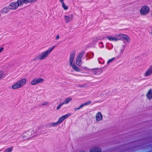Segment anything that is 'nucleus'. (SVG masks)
Here are the masks:
<instances>
[{
	"label": "nucleus",
	"instance_id": "nucleus-1",
	"mask_svg": "<svg viewBox=\"0 0 152 152\" xmlns=\"http://www.w3.org/2000/svg\"><path fill=\"white\" fill-rule=\"evenodd\" d=\"M55 47V46H53L51 48H50L45 51L42 52L36 56L33 59V61H40L45 60L48 57L49 55Z\"/></svg>",
	"mask_w": 152,
	"mask_h": 152
},
{
	"label": "nucleus",
	"instance_id": "nucleus-2",
	"mask_svg": "<svg viewBox=\"0 0 152 152\" xmlns=\"http://www.w3.org/2000/svg\"><path fill=\"white\" fill-rule=\"evenodd\" d=\"M25 6L23 0H18L16 2H13L10 4L8 6L9 9L11 10H15L18 7Z\"/></svg>",
	"mask_w": 152,
	"mask_h": 152
},
{
	"label": "nucleus",
	"instance_id": "nucleus-3",
	"mask_svg": "<svg viewBox=\"0 0 152 152\" xmlns=\"http://www.w3.org/2000/svg\"><path fill=\"white\" fill-rule=\"evenodd\" d=\"M26 83V79L24 78L21 79L15 83L12 86V89H17L20 88L25 85Z\"/></svg>",
	"mask_w": 152,
	"mask_h": 152
},
{
	"label": "nucleus",
	"instance_id": "nucleus-4",
	"mask_svg": "<svg viewBox=\"0 0 152 152\" xmlns=\"http://www.w3.org/2000/svg\"><path fill=\"white\" fill-rule=\"evenodd\" d=\"M75 55V52H72L69 58V65L71 66L73 69L76 72H79L80 71V69L77 67L75 64H73V62Z\"/></svg>",
	"mask_w": 152,
	"mask_h": 152
},
{
	"label": "nucleus",
	"instance_id": "nucleus-5",
	"mask_svg": "<svg viewBox=\"0 0 152 152\" xmlns=\"http://www.w3.org/2000/svg\"><path fill=\"white\" fill-rule=\"evenodd\" d=\"M150 9L149 7L146 5H145L142 7L140 10V14L142 15H145L147 14L149 12Z\"/></svg>",
	"mask_w": 152,
	"mask_h": 152
},
{
	"label": "nucleus",
	"instance_id": "nucleus-6",
	"mask_svg": "<svg viewBox=\"0 0 152 152\" xmlns=\"http://www.w3.org/2000/svg\"><path fill=\"white\" fill-rule=\"evenodd\" d=\"M64 20L66 23H69L73 20L74 18V15L71 14L69 15H66L64 16Z\"/></svg>",
	"mask_w": 152,
	"mask_h": 152
},
{
	"label": "nucleus",
	"instance_id": "nucleus-7",
	"mask_svg": "<svg viewBox=\"0 0 152 152\" xmlns=\"http://www.w3.org/2000/svg\"><path fill=\"white\" fill-rule=\"evenodd\" d=\"M152 74V65H150L143 74L145 77L150 76Z\"/></svg>",
	"mask_w": 152,
	"mask_h": 152
},
{
	"label": "nucleus",
	"instance_id": "nucleus-8",
	"mask_svg": "<svg viewBox=\"0 0 152 152\" xmlns=\"http://www.w3.org/2000/svg\"><path fill=\"white\" fill-rule=\"evenodd\" d=\"M83 53H81L79 54L76 59V63L77 66H80L82 64V57L83 56Z\"/></svg>",
	"mask_w": 152,
	"mask_h": 152
},
{
	"label": "nucleus",
	"instance_id": "nucleus-9",
	"mask_svg": "<svg viewBox=\"0 0 152 152\" xmlns=\"http://www.w3.org/2000/svg\"><path fill=\"white\" fill-rule=\"evenodd\" d=\"M70 115V113H68L59 118L58 121L59 124H61L65 119L67 118Z\"/></svg>",
	"mask_w": 152,
	"mask_h": 152
},
{
	"label": "nucleus",
	"instance_id": "nucleus-10",
	"mask_svg": "<svg viewBox=\"0 0 152 152\" xmlns=\"http://www.w3.org/2000/svg\"><path fill=\"white\" fill-rule=\"evenodd\" d=\"M95 118L96 121L99 122L102 120L103 116L101 112H98L96 114Z\"/></svg>",
	"mask_w": 152,
	"mask_h": 152
},
{
	"label": "nucleus",
	"instance_id": "nucleus-11",
	"mask_svg": "<svg viewBox=\"0 0 152 152\" xmlns=\"http://www.w3.org/2000/svg\"><path fill=\"white\" fill-rule=\"evenodd\" d=\"M147 98L148 100H151L152 99V89L150 88L147 92L146 94Z\"/></svg>",
	"mask_w": 152,
	"mask_h": 152
},
{
	"label": "nucleus",
	"instance_id": "nucleus-12",
	"mask_svg": "<svg viewBox=\"0 0 152 152\" xmlns=\"http://www.w3.org/2000/svg\"><path fill=\"white\" fill-rule=\"evenodd\" d=\"M91 101H88L86 102L85 103L80 105L79 107L75 108L74 109V110L75 111H76L77 110H80L81 108H82L84 106H85L88 105H89L91 104Z\"/></svg>",
	"mask_w": 152,
	"mask_h": 152
},
{
	"label": "nucleus",
	"instance_id": "nucleus-13",
	"mask_svg": "<svg viewBox=\"0 0 152 152\" xmlns=\"http://www.w3.org/2000/svg\"><path fill=\"white\" fill-rule=\"evenodd\" d=\"M101 149L98 147H94L90 150V152H101Z\"/></svg>",
	"mask_w": 152,
	"mask_h": 152
},
{
	"label": "nucleus",
	"instance_id": "nucleus-14",
	"mask_svg": "<svg viewBox=\"0 0 152 152\" xmlns=\"http://www.w3.org/2000/svg\"><path fill=\"white\" fill-rule=\"evenodd\" d=\"M127 35L124 34L119 33L115 35V36L117 37H120L121 39L124 40L125 39V38L127 37Z\"/></svg>",
	"mask_w": 152,
	"mask_h": 152
},
{
	"label": "nucleus",
	"instance_id": "nucleus-15",
	"mask_svg": "<svg viewBox=\"0 0 152 152\" xmlns=\"http://www.w3.org/2000/svg\"><path fill=\"white\" fill-rule=\"evenodd\" d=\"M37 0H23V2L25 6H26L28 4L32 3Z\"/></svg>",
	"mask_w": 152,
	"mask_h": 152
},
{
	"label": "nucleus",
	"instance_id": "nucleus-16",
	"mask_svg": "<svg viewBox=\"0 0 152 152\" xmlns=\"http://www.w3.org/2000/svg\"><path fill=\"white\" fill-rule=\"evenodd\" d=\"M10 10V9H9V7H5L2 9L1 12L2 14H7L9 11Z\"/></svg>",
	"mask_w": 152,
	"mask_h": 152
},
{
	"label": "nucleus",
	"instance_id": "nucleus-17",
	"mask_svg": "<svg viewBox=\"0 0 152 152\" xmlns=\"http://www.w3.org/2000/svg\"><path fill=\"white\" fill-rule=\"evenodd\" d=\"M107 38L110 40L112 41H117L119 40V39L117 38L114 37H112L111 36H108Z\"/></svg>",
	"mask_w": 152,
	"mask_h": 152
},
{
	"label": "nucleus",
	"instance_id": "nucleus-18",
	"mask_svg": "<svg viewBox=\"0 0 152 152\" xmlns=\"http://www.w3.org/2000/svg\"><path fill=\"white\" fill-rule=\"evenodd\" d=\"M30 85L32 86H35L37 85L36 77L33 79L30 82Z\"/></svg>",
	"mask_w": 152,
	"mask_h": 152
},
{
	"label": "nucleus",
	"instance_id": "nucleus-19",
	"mask_svg": "<svg viewBox=\"0 0 152 152\" xmlns=\"http://www.w3.org/2000/svg\"><path fill=\"white\" fill-rule=\"evenodd\" d=\"M72 100V98L71 97L66 98L64 101V102L65 104H67Z\"/></svg>",
	"mask_w": 152,
	"mask_h": 152
},
{
	"label": "nucleus",
	"instance_id": "nucleus-20",
	"mask_svg": "<svg viewBox=\"0 0 152 152\" xmlns=\"http://www.w3.org/2000/svg\"><path fill=\"white\" fill-rule=\"evenodd\" d=\"M36 79L37 84L42 83L44 81V79L41 77H36Z\"/></svg>",
	"mask_w": 152,
	"mask_h": 152
},
{
	"label": "nucleus",
	"instance_id": "nucleus-21",
	"mask_svg": "<svg viewBox=\"0 0 152 152\" xmlns=\"http://www.w3.org/2000/svg\"><path fill=\"white\" fill-rule=\"evenodd\" d=\"M5 76L4 72L3 70H0V80Z\"/></svg>",
	"mask_w": 152,
	"mask_h": 152
},
{
	"label": "nucleus",
	"instance_id": "nucleus-22",
	"mask_svg": "<svg viewBox=\"0 0 152 152\" xmlns=\"http://www.w3.org/2000/svg\"><path fill=\"white\" fill-rule=\"evenodd\" d=\"M59 124L58 122L57 121L55 123H51L50 124V125L51 126L55 127L57 126Z\"/></svg>",
	"mask_w": 152,
	"mask_h": 152
},
{
	"label": "nucleus",
	"instance_id": "nucleus-23",
	"mask_svg": "<svg viewBox=\"0 0 152 152\" xmlns=\"http://www.w3.org/2000/svg\"><path fill=\"white\" fill-rule=\"evenodd\" d=\"M29 131H27L23 133L22 134V137L23 138L27 137L28 135Z\"/></svg>",
	"mask_w": 152,
	"mask_h": 152
},
{
	"label": "nucleus",
	"instance_id": "nucleus-24",
	"mask_svg": "<svg viewBox=\"0 0 152 152\" xmlns=\"http://www.w3.org/2000/svg\"><path fill=\"white\" fill-rule=\"evenodd\" d=\"M13 150V147L8 148L5 149L4 152H12Z\"/></svg>",
	"mask_w": 152,
	"mask_h": 152
},
{
	"label": "nucleus",
	"instance_id": "nucleus-25",
	"mask_svg": "<svg viewBox=\"0 0 152 152\" xmlns=\"http://www.w3.org/2000/svg\"><path fill=\"white\" fill-rule=\"evenodd\" d=\"M49 104L48 102L47 101L43 102L41 104L42 106H46L48 105Z\"/></svg>",
	"mask_w": 152,
	"mask_h": 152
},
{
	"label": "nucleus",
	"instance_id": "nucleus-26",
	"mask_svg": "<svg viewBox=\"0 0 152 152\" xmlns=\"http://www.w3.org/2000/svg\"><path fill=\"white\" fill-rule=\"evenodd\" d=\"M65 104L64 102H63L60 103L59 104L58 106L56 107V109L57 110H59L61 107L64 105Z\"/></svg>",
	"mask_w": 152,
	"mask_h": 152
},
{
	"label": "nucleus",
	"instance_id": "nucleus-27",
	"mask_svg": "<svg viewBox=\"0 0 152 152\" xmlns=\"http://www.w3.org/2000/svg\"><path fill=\"white\" fill-rule=\"evenodd\" d=\"M62 6L65 10H67L68 8V6L64 3L62 4Z\"/></svg>",
	"mask_w": 152,
	"mask_h": 152
},
{
	"label": "nucleus",
	"instance_id": "nucleus-28",
	"mask_svg": "<svg viewBox=\"0 0 152 152\" xmlns=\"http://www.w3.org/2000/svg\"><path fill=\"white\" fill-rule=\"evenodd\" d=\"M114 59H115V58H113L109 60L107 62V64H109L110 63H111V62L113 61L114 60Z\"/></svg>",
	"mask_w": 152,
	"mask_h": 152
},
{
	"label": "nucleus",
	"instance_id": "nucleus-29",
	"mask_svg": "<svg viewBox=\"0 0 152 152\" xmlns=\"http://www.w3.org/2000/svg\"><path fill=\"white\" fill-rule=\"evenodd\" d=\"M124 40H125L127 43L129 42L130 41V39L128 36L125 38Z\"/></svg>",
	"mask_w": 152,
	"mask_h": 152
},
{
	"label": "nucleus",
	"instance_id": "nucleus-30",
	"mask_svg": "<svg viewBox=\"0 0 152 152\" xmlns=\"http://www.w3.org/2000/svg\"><path fill=\"white\" fill-rule=\"evenodd\" d=\"M4 50V48L2 47H0V53H1Z\"/></svg>",
	"mask_w": 152,
	"mask_h": 152
},
{
	"label": "nucleus",
	"instance_id": "nucleus-31",
	"mask_svg": "<svg viewBox=\"0 0 152 152\" xmlns=\"http://www.w3.org/2000/svg\"><path fill=\"white\" fill-rule=\"evenodd\" d=\"M59 38H60V37H59V35H57L56 36V40H58V39H59Z\"/></svg>",
	"mask_w": 152,
	"mask_h": 152
},
{
	"label": "nucleus",
	"instance_id": "nucleus-32",
	"mask_svg": "<svg viewBox=\"0 0 152 152\" xmlns=\"http://www.w3.org/2000/svg\"><path fill=\"white\" fill-rule=\"evenodd\" d=\"M62 3V4L63 3H64V0H59Z\"/></svg>",
	"mask_w": 152,
	"mask_h": 152
},
{
	"label": "nucleus",
	"instance_id": "nucleus-33",
	"mask_svg": "<svg viewBox=\"0 0 152 152\" xmlns=\"http://www.w3.org/2000/svg\"><path fill=\"white\" fill-rule=\"evenodd\" d=\"M150 33L152 35V30L150 32Z\"/></svg>",
	"mask_w": 152,
	"mask_h": 152
},
{
	"label": "nucleus",
	"instance_id": "nucleus-34",
	"mask_svg": "<svg viewBox=\"0 0 152 152\" xmlns=\"http://www.w3.org/2000/svg\"><path fill=\"white\" fill-rule=\"evenodd\" d=\"M96 69H96V68H95V69H91L90 70H92H92H96Z\"/></svg>",
	"mask_w": 152,
	"mask_h": 152
},
{
	"label": "nucleus",
	"instance_id": "nucleus-35",
	"mask_svg": "<svg viewBox=\"0 0 152 152\" xmlns=\"http://www.w3.org/2000/svg\"><path fill=\"white\" fill-rule=\"evenodd\" d=\"M94 72L95 74H96L97 73V72L96 71H94Z\"/></svg>",
	"mask_w": 152,
	"mask_h": 152
},
{
	"label": "nucleus",
	"instance_id": "nucleus-36",
	"mask_svg": "<svg viewBox=\"0 0 152 152\" xmlns=\"http://www.w3.org/2000/svg\"><path fill=\"white\" fill-rule=\"evenodd\" d=\"M80 86V87H82L84 86Z\"/></svg>",
	"mask_w": 152,
	"mask_h": 152
},
{
	"label": "nucleus",
	"instance_id": "nucleus-37",
	"mask_svg": "<svg viewBox=\"0 0 152 152\" xmlns=\"http://www.w3.org/2000/svg\"><path fill=\"white\" fill-rule=\"evenodd\" d=\"M100 43H101V44H102L103 43L102 42H100Z\"/></svg>",
	"mask_w": 152,
	"mask_h": 152
},
{
	"label": "nucleus",
	"instance_id": "nucleus-38",
	"mask_svg": "<svg viewBox=\"0 0 152 152\" xmlns=\"http://www.w3.org/2000/svg\"><path fill=\"white\" fill-rule=\"evenodd\" d=\"M1 16V13H0V17Z\"/></svg>",
	"mask_w": 152,
	"mask_h": 152
}]
</instances>
